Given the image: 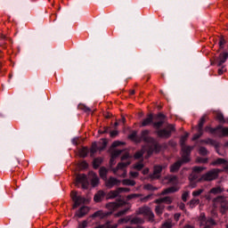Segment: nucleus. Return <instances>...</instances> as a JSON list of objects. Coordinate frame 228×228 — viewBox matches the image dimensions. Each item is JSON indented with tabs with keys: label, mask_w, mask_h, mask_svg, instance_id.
<instances>
[{
	"label": "nucleus",
	"mask_w": 228,
	"mask_h": 228,
	"mask_svg": "<svg viewBox=\"0 0 228 228\" xmlns=\"http://www.w3.org/2000/svg\"><path fill=\"white\" fill-rule=\"evenodd\" d=\"M214 208H220V213L225 215L228 211V200L224 196H218L212 200Z\"/></svg>",
	"instance_id": "obj_1"
},
{
	"label": "nucleus",
	"mask_w": 228,
	"mask_h": 228,
	"mask_svg": "<svg viewBox=\"0 0 228 228\" xmlns=\"http://www.w3.org/2000/svg\"><path fill=\"white\" fill-rule=\"evenodd\" d=\"M220 174V169L213 168L208 171L206 174L202 175L201 177L198 180V183H211V181H216Z\"/></svg>",
	"instance_id": "obj_2"
},
{
	"label": "nucleus",
	"mask_w": 228,
	"mask_h": 228,
	"mask_svg": "<svg viewBox=\"0 0 228 228\" xmlns=\"http://www.w3.org/2000/svg\"><path fill=\"white\" fill-rule=\"evenodd\" d=\"M135 215H142L143 216H147L148 221L151 222V224L156 222V216H154V212H152V209L149 206H142L137 208Z\"/></svg>",
	"instance_id": "obj_3"
},
{
	"label": "nucleus",
	"mask_w": 228,
	"mask_h": 228,
	"mask_svg": "<svg viewBox=\"0 0 228 228\" xmlns=\"http://www.w3.org/2000/svg\"><path fill=\"white\" fill-rule=\"evenodd\" d=\"M175 126L168 125L166 128L158 130L156 133L159 138H170L172 136V133H175Z\"/></svg>",
	"instance_id": "obj_4"
},
{
	"label": "nucleus",
	"mask_w": 228,
	"mask_h": 228,
	"mask_svg": "<svg viewBox=\"0 0 228 228\" xmlns=\"http://www.w3.org/2000/svg\"><path fill=\"white\" fill-rule=\"evenodd\" d=\"M71 199L74 202V205L72 207L73 209L79 208V206H81V204H85V202H86V199L83 196H78L77 192L75 191H71Z\"/></svg>",
	"instance_id": "obj_5"
},
{
	"label": "nucleus",
	"mask_w": 228,
	"mask_h": 228,
	"mask_svg": "<svg viewBox=\"0 0 228 228\" xmlns=\"http://www.w3.org/2000/svg\"><path fill=\"white\" fill-rule=\"evenodd\" d=\"M122 206H126V201L118 200V202H109L105 205L106 209H108L110 215H113L117 209L122 208Z\"/></svg>",
	"instance_id": "obj_6"
},
{
	"label": "nucleus",
	"mask_w": 228,
	"mask_h": 228,
	"mask_svg": "<svg viewBox=\"0 0 228 228\" xmlns=\"http://www.w3.org/2000/svg\"><path fill=\"white\" fill-rule=\"evenodd\" d=\"M182 148V159L183 163H188L190 161V154L193 151V147L183 144Z\"/></svg>",
	"instance_id": "obj_7"
},
{
	"label": "nucleus",
	"mask_w": 228,
	"mask_h": 228,
	"mask_svg": "<svg viewBox=\"0 0 228 228\" xmlns=\"http://www.w3.org/2000/svg\"><path fill=\"white\" fill-rule=\"evenodd\" d=\"M129 165H131V161L119 162L118 166L112 169V172L117 175V172H118V170H123L124 173L120 175V177H126V175H127V171L124 168H126V167H129Z\"/></svg>",
	"instance_id": "obj_8"
},
{
	"label": "nucleus",
	"mask_w": 228,
	"mask_h": 228,
	"mask_svg": "<svg viewBox=\"0 0 228 228\" xmlns=\"http://www.w3.org/2000/svg\"><path fill=\"white\" fill-rule=\"evenodd\" d=\"M165 114L163 113H159L157 115L156 120L158 121H155L152 124L154 129H159L163 126V124H165Z\"/></svg>",
	"instance_id": "obj_9"
},
{
	"label": "nucleus",
	"mask_w": 228,
	"mask_h": 228,
	"mask_svg": "<svg viewBox=\"0 0 228 228\" xmlns=\"http://www.w3.org/2000/svg\"><path fill=\"white\" fill-rule=\"evenodd\" d=\"M151 143H152L151 145V147L149 148V150H147V158H149L152 152H159V151H161V145H159V143L156 142L153 139V142H151Z\"/></svg>",
	"instance_id": "obj_10"
},
{
	"label": "nucleus",
	"mask_w": 228,
	"mask_h": 228,
	"mask_svg": "<svg viewBox=\"0 0 228 228\" xmlns=\"http://www.w3.org/2000/svg\"><path fill=\"white\" fill-rule=\"evenodd\" d=\"M77 184H82V188L86 190L88 188V179L86 178V175H77Z\"/></svg>",
	"instance_id": "obj_11"
},
{
	"label": "nucleus",
	"mask_w": 228,
	"mask_h": 228,
	"mask_svg": "<svg viewBox=\"0 0 228 228\" xmlns=\"http://www.w3.org/2000/svg\"><path fill=\"white\" fill-rule=\"evenodd\" d=\"M120 180L113 177V176H110L106 182H105V186L107 188H113V186H120Z\"/></svg>",
	"instance_id": "obj_12"
},
{
	"label": "nucleus",
	"mask_w": 228,
	"mask_h": 228,
	"mask_svg": "<svg viewBox=\"0 0 228 228\" xmlns=\"http://www.w3.org/2000/svg\"><path fill=\"white\" fill-rule=\"evenodd\" d=\"M163 167L161 166H155L153 169V174L150 175L151 179H159L161 177V172Z\"/></svg>",
	"instance_id": "obj_13"
},
{
	"label": "nucleus",
	"mask_w": 228,
	"mask_h": 228,
	"mask_svg": "<svg viewBox=\"0 0 228 228\" xmlns=\"http://www.w3.org/2000/svg\"><path fill=\"white\" fill-rule=\"evenodd\" d=\"M89 211L90 208L88 207H82L77 212H76L75 216H77V218H83V216L88 215Z\"/></svg>",
	"instance_id": "obj_14"
},
{
	"label": "nucleus",
	"mask_w": 228,
	"mask_h": 228,
	"mask_svg": "<svg viewBox=\"0 0 228 228\" xmlns=\"http://www.w3.org/2000/svg\"><path fill=\"white\" fill-rule=\"evenodd\" d=\"M90 178H91V184L93 188H95V186H99V176H97V174L94 172L89 173Z\"/></svg>",
	"instance_id": "obj_15"
},
{
	"label": "nucleus",
	"mask_w": 228,
	"mask_h": 228,
	"mask_svg": "<svg viewBox=\"0 0 228 228\" xmlns=\"http://www.w3.org/2000/svg\"><path fill=\"white\" fill-rule=\"evenodd\" d=\"M227 59H228L227 52L220 53L217 58V60H218L217 67H222V65H224V63H225V61H227Z\"/></svg>",
	"instance_id": "obj_16"
},
{
	"label": "nucleus",
	"mask_w": 228,
	"mask_h": 228,
	"mask_svg": "<svg viewBox=\"0 0 228 228\" xmlns=\"http://www.w3.org/2000/svg\"><path fill=\"white\" fill-rule=\"evenodd\" d=\"M149 130H143L141 133V139L143 140V142H146L147 143H151V142H154V139L152 137L149 136Z\"/></svg>",
	"instance_id": "obj_17"
},
{
	"label": "nucleus",
	"mask_w": 228,
	"mask_h": 228,
	"mask_svg": "<svg viewBox=\"0 0 228 228\" xmlns=\"http://www.w3.org/2000/svg\"><path fill=\"white\" fill-rule=\"evenodd\" d=\"M110 215H111V213H104L102 210H98L91 216V218H106V216H110Z\"/></svg>",
	"instance_id": "obj_18"
},
{
	"label": "nucleus",
	"mask_w": 228,
	"mask_h": 228,
	"mask_svg": "<svg viewBox=\"0 0 228 228\" xmlns=\"http://www.w3.org/2000/svg\"><path fill=\"white\" fill-rule=\"evenodd\" d=\"M153 119L154 117L152 116V114H149L148 117L142 120L141 126L145 127L147 126H151V124H152Z\"/></svg>",
	"instance_id": "obj_19"
},
{
	"label": "nucleus",
	"mask_w": 228,
	"mask_h": 228,
	"mask_svg": "<svg viewBox=\"0 0 228 228\" xmlns=\"http://www.w3.org/2000/svg\"><path fill=\"white\" fill-rule=\"evenodd\" d=\"M130 224L132 225H138V224H145V219L142 218V217H133L132 219H130Z\"/></svg>",
	"instance_id": "obj_20"
},
{
	"label": "nucleus",
	"mask_w": 228,
	"mask_h": 228,
	"mask_svg": "<svg viewBox=\"0 0 228 228\" xmlns=\"http://www.w3.org/2000/svg\"><path fill=\"white\" fill-rule=\"evenodd\" d=\"M183 163H184V161L182 160H178L177 162H175L174 165H172L170 167V172H177V170H179L183 165Z\"/></svg>",
	"instance_id": "obj_21"
},
{
	"label": "nucleus",
	"mask_w": 228,
	"mask_h": 228,
	"mask_svg": "<svg viewBox=\"0 0 228 228\" xmlns=\"http://www.w3.org/2000/svg\"><path fill=\"white\" fill-rule=\"evenodd\" d=\"M119 195H120V192L118 189H116L115 191H109V193L107 194V199L108 200L117 199V197H118Z\"/></svg>",
	"instance_id": "obj_22"
},
{
	"label": "nucleus",
	"mask_w": 228,
	"mask_h": 228,
	"mask_svg": "<svg viewBox=\"0 0 228 228\" xmlns=\"http://www.w3.org/2000/svg\"><path fill=\"white\" fill-rule=\"evenodd\" d=\"M209 193H212V195H220V193H224V187H221V186L213 187L209 191Z\"/></svg>",
	"instance_id": "obj_23"
},
{
	"label": "nucleus",
	"mask_w": 228,
	"mask_h": 228,
	"mask_svg": "<svg viewBox=\"0 0 228 228\" xmlns=\"http://www.w3.org/2000/svg\"><path fill=\"white\" fill-rule=\"evenodd\" d=\"M165 181H167V184H177V176L175 175L166 176Z\"/></svg>",
	"instance_id": "obj_24"
},
{
	"label": "nucleus",
	"mask_w": 228,
	"mask_h": 228,
	"mask_svg": "<svg viewBox=\"0 0 228 228\" xmlns=\"http://www.w3.org/2000/svg\"><path fill=\"white\" fill-rule=\"evenodd\" d=\"M175 191H179V188L173 186L162 191L161 195H167L168 193H175Z\"/></svg>",
	"instance_id": "obj_25"
},
{
	"label": "nucleus",
	"mask_w": 228,
	"mask_h": 228,
	"mask_svg": "<svg viewBox=\"0 0 228 228\" xmlns=\"http://www.w3.org/2000/svg\"><path fill=\"white\" fill-rule=\"evenodd\" d=\"M104 191H99L94 197V202H101L102 199H104Z\"/></svg>",
	"instance_id": "obj_26"
},
{
	"label": "nucleus",
	"mask_w": 228,
	"mask_h": 228,
	"mask_svg": "<svg viewBox=\"0 0 228 228\" xmlns=\"http://www.w3.org/2000/svg\"><path fill=\"white\" fill-rule=\"evenodd\" d=\"M165 212V205H158L155 207V213L157 216H161Z\"/></svg>",
	"instance_id": "obj_27"
},
{
	"label": "nucleus",
	"mask_w": 228,
	"mask_h": 228,
	"mask_svg": "<svg viewBox=\"0 0 228 228\" xmlns=\"http://www.w3.org/2000/svg\"><path fill=\"white\" fill-rule=\"evenodd\" d=\"M99 174H100V177H102L103 181H106V179H108V169L106 167H101Z\"/></svg>",
	"instance_id": "obj_28"
},
{
	"label": "nucleus",
	"mask_w": 228,
	"mask_h": 228,
	"mask_svg": "<svg viewBox=\"0 0 228 228\" xmlns=\"http://www.w3.org/2000/svg\"><path fill=\"white\" fill-rule=\"evenodd\" d=\"M199 204H200V200L199 199H192L188 202V206L191 209H193V208H196Z\"/></svg>",
	"instance_id": "obj_29"
},
{
	"label": "nucleus",
	"mask_w": 228,
	"mask_h": 228,
	"mask_svg": "<svg viewBox=\"0 0 228 228\" xmlns=\"http://www.w3.org/2000/svg\"><path fill=\"white\" fill-rule=\"evenodd\" d=\"M225 163H227L226 159H217L215 161L211 162L210 165L212 167H216V165H225Z\"/></svg>",
	"instance_id": "obj_30"
},
{
	"label": "nucleus",
	"mask_w": 228,
	"mask_h": 228,
	"mask_svg": "<svg viewBox=\"0 0 228 228\" xmlns=\"http://www.w3.org/2000/svg\"><path fill=\"white\" fill-rule=\"evenodd\" d=\"M204 124H206V116L200 118V122L198 124V131H204Z\"/></svg>",
	"instance_id": "obj_31"
},
{
	"label": "nucleus",
	"mask_w": 228,
	"mask_h": 228,
	"mask_svg": "<svg viewBox=\"0 0 228 228\" xmlns=\"http://www.w3.org/2000/svg\"><path fill=\"white\" fill-rule=\"evenodd\" d=\"M219 129H220V127H217V128H213L211 126H206L205 127L206 133H210L211 134H215V133H216L217 136H218Z\"/></svg>",
	"instance_id": "obj_32"
},
{
	"label": "nucleus",
	"mask_w": 228,
	"mask_h": 228,
	"mask_svg": "<svg viewBox=\"0 0 228 228\" xmlns=\"http://www.w3.org/2000/svg\"><path fill=\"white\" fill-rule=\"evenodd\" d=\"M218 136H228V127H219Z\"/></svg>",
	"instance_id": "obj_33"
},
{
	"label": "nucleus",
	"mask_w": 228,
	"mask_h": 228,
	"mask_svg": "<svg viewBox=\"0 0 228 228\" xmlns=\"http://www.w3.org/2000/svg\"><path fill=\"white\" fill-rule=\"evenodd\" d=\"M122 184L124 186H134L136 184V182H134V180H130V179H124L122 181Z\"/></svg>",
	"instance_id": "obj_34"
},
{
	"label": "nucleus",
	"mask_w": 228,
	"mask_h": 228,
	"mask_svg": "<svg viewBox=\"0 0 228 228\" xmlns=\"http://www.w3.org/2000/svg\"><path fill=\"white\" fill-rule=\"evenodd\" d=\"M145 151H147V149H145V147H143L141 151H137L134 157L135 159H140L142 158V156H143V154H145Z\"/></svg>",
	"instance_id": "obj_35"
},
{
	"label": "nucleus",
	"mask_w": 228,
	"mask_h": 228,
	"mask_svg": "<svg viewBox=\"0 0 228 228\" xmlns=\"http://www.w3.org/2000/svg\"><path fill=\"white\" fill-rule=\"evenodd\" d=\"M188 136H190L189 133H185L184 135L181 136L180 138V145L181 147L186 145V141L188 140Z\"/></svg>",
	"instance_id": "obj_36"
},
{
	"label": "nucleus",
	"mask_w": 228,
	"mask_h": 228,
	"mask_svg": "<svg viewBox=\"0 0 228 228\" xmlns=\"http://www.w3.org/2000/svg\"><path fill=\"white\" fill-rule=\"evenodd\" d=\"M78 154L80 158H86V156H88V148H82Z\"/></svg>",
	"instance_id": "obj_37"
},
{
	"label": "nucleus",
	"mask_w": 228,
	"mask_h": 228,
	"mask_svg": "<svg viewBox=\"0 0 228 228\" xmlns=\"http://www.w3.org/2000/svg\"><path fill=\"white\" fill-rule=\"evenodd\" d=\"M143 189L148 190L149 191H156V190H158V187H155L151 183H147L143 186Z\"/></svg>",
	"instance_id": "obj_38"
},
{
	"label": "nucleus",
	"mask_w": 228,
	"mask_h": 228,
	"mask_svg": "<svg viewBox=\"0 0 228 228\" xmlns=\"http://www.w3.org/2000/svg\"><path fill=\"white\" fill-rule=\"evenodd\" d=\"M102 163V159L97 158L94 160V168H99L101 167V164Z\"/></svg>",
	"instance_id": "obj_39"
},
{
	"label": "nucleus",
	"mask_w": 228,
	"mask_h": 228,
	"mask_svg": "<svg viewBox=\"0 0 228 228\" xmlns=\"http://www.w3.org/2000/svg\"><path fill=\"white\" fill-rule=\"evenodd\" d=\"M78 108L79 110H81L82 111H85L86 113H90V111H92V109H90V107L85 104H80Z\"/></svg>",
	"instance_id": "obj_40"
},
{
	"label": "nucleus",
	"mask_w": 228,
	"mask_h": 228,
	"mask_svg": "<svg viewBox=\"0 0 228 228\" xmlns=\"http://www.w3.org/2000/svg\"><path fill=\"white\" fill-rule=\"evenodd\" d=\"M97 152V142H93L92 147L90 149V154L92 157Z\"/></svg>",
	"instance_id": "obj_41"
},
{
	"label": "nucleus",
	"mask_w": 228,
	"mask_h": 228,
	"mask_svg": "<svg viewBox=\"0 0 228 228\" xmlns=\"http://www.w3.org/2000/svg\"><path fill=\"white\" fill-rule=\"evenodd\" d=\"M127 211H129V208H126L124 210H120L118 213L114 214V216L116 218H118L119 216H124V215H126V213H127Z\"/></svg>",
	"instance_id": "obj_42"
},
{
	"label": "nucleus",
	"mask_w": 228,
	"mask_h": 228,
	"mask_svg": "<svg viewBox=\"0 0 228 228\" xmlns=\"http://www.w3.org/2000/svg\"><path fill=\"white\" fill-rule=\"evenodd\" d=\"M216 119L218 120V122H220V124H225L226 122L225 118H224V114H217Z\"/></svg>",
	"instance_id": "obj_43"
},
{
	"label": "nucleus",
	"mask_w": 228,
	"mask_h": 228,
	"mask_svg": "<svg viewBox=\"0 0 228 228\" xmlns=\"http://www.w3.org/2000/svg\"><path fill=\"white\" fill-rule=\"evenodd\" d=\"M141 202H149V200H152V194H149L145 197L140 199Z\"/></svg>",
	"instance_id": "obj_44"
},
{
	"label": "nucleus",
	"mask_w": 228,
	"mask_h": 228,
	"mask_svg": "<svg viewBox=\"0 0 228 228\" xmlns=\"http://www.w3.org/2000/svg\"><path fill=\"white\" fill-rule=\"evenodd\" d=\"M204 193V189H199L197 191H192V197H199Z\"/></svg>",
	"instance_id": "obj_45"
},
{
	"label": "nucleus",
	"mask_w": 228,
	"mask_h": 228,
	"mask_svg": "<svg viewBox=\"0 0 228 228\" xmlns=\"http://www.w3.org/2000/svg\"><path fill=\"white\" fill-rule=\"evenodd\" d=\"M122 150H116L111 153V156L115 159L118 158L122 154Z\"/></svg>",
	"instance_id": "obj_46"
},
{
	"label": "nucleus",
	"mask_w": 228,
	"mask_h": 228,
	"mask_svg": "<svg viewBox=\"0 0 228 228\" xmlns=\"http://www.w3.org/2000/svg\"><path fill=\"white\" fill-rule=\"evenodd\" d=\"M127 222H131V217L126 216L125 218H121L118 221V224H127Z\"/></svg>",
	"instance_id": "obj_47"
},
{
	"label": "nucleus",
	"mask_w": 228,
	"mask_h": 228,
	"mask_svg": "<svg viewBox=\"0 0 228 228\" xmlns=\"http://www.w3.org/2000/svg\"><path fill=\"white\" fill-rule=\"evenodd\" d=\"M172 227H174V224H172L171 221L165 222V223L161 225V228H172Z\"/></svg>",
	"instance_id": "obj_48"
},
{
	"label": "nucleus",
	"mask_w": 228,
	"mask_h": 228,
	"mask_svg": "<svg viewBox=\"0 0 228 228\" xmlns=\"http://www.w3.org/2000/svg\"><path fill=\"white\" fill-rule=\"evenodd\" d=\"M204 134V131H198V134H195L192 137V141L195 142V140H199L200 136Z\"/></svg>",
	"instance_id": "obj_49"
},
{
	"label": "nucleus",
	"mask_w": 228,
	"mask_h": 228,
	"mask_svg": "<svg viewBox=\"0 0 228 228\" xmlns=\"http://www.w3.org/2000/svg\"><path fill=\"white\" fill-rule=\"evenodd\" d=\"M143 163L139 162L135 165H134L133 168H134V170H142V168H143Z\"/></svg>",
	"instance_id": "obj_50"
},
{
	"label": "nucleus",
	"mask_w": 228,
	"mask_h": 228,
	"mask_svg": "<svg viewBox=\"0 0 228 228\" xmlns=\"http://www.w3.org/2000/svg\"><path fill=\"white\" fill-rule=\"evenodd\" d=\"M193 172H197L198 174L202 172L203 170H206V167H194L192 168Z\"/></svg>",
	"instance_id": "obj_51"
},
{
	"label": "nucleus",
	"mask_w": 228,
	"mask_h": 228,
	"mask_svg": "<svg viewBox=\"0 0 228 228\" xmlns=\"http://www.w3.org/2000/svg\"><path fill=\"white\" fill-rule=\"evenodd\" d=\"M190 197V192L185 191L182 194V200L183 202H186V200H188V198Z\"/></svg>",
	"instance_id": "obj_52"
},
{
	"label": "nucleus",
	"mask_w": 228,
	"mask_h": 228,
	"mask_svg": "<svg viewBox=\"0 0 228 228\" xmlns=\"http://www.w3.org/2000/svg\"><path fill=\"white\" fill-rule=\"evenodd\" d=\"M139 197H142V194H129L126 199H128V200H131V199H138Z\"/></svg>",
	"instance_id": "obj_53"
},
{
	"label": "nucleus",
	"mask_w": 228,
	"mask_h": 228,
	"mask_svg": "<svg viewBox=\"0 0 228 228\" xmlns=\"http://www.w3.org/2000/svg\"><path fill=\"white\" fill-rule=\"evenodd\" d=\"M88 226V221L85 220L82 223H78L77 228H86Z\"/></svg>",
	"instance_id": "obj_54"
},
{
	"label": "nucleus",
	"mask_w": 228,
	"mask_h": 228,
	"mask_svg": "<svg viewBox=\"0 0 228 228\" xmlns=\"http://www.w3.org/2000/svg\"><path fill=\"white\" fill-rule=\"evenodd\" d=\"M163 199V202H165V204H170L171 202H173V200L171 197H165V198H162Z\"/></svg>",
	"instance_id": "obj_55"
},
{
	"label": "nucleus",
	"mask_w": 228,
	"mask_h": 228,
	"mask_svg": "<svg viewBox=\"0 0 228 228\" xmlns=\"http://www.w3.org/2000/svg\"><path fill=\"white\" fill-rule=\"evenodd\" d=\"M200 154H201V156H207L208 150L204 147L200 148Z\"/></svg>",
	"instance_id": "obj_56"
},
{
	"label": "nucleus",
	"mask_w": 228,
	"mask_h": 228,
	"mask_svg": "<svg viewBox=\"0 0 228 228\" xmlns=\"http://www.w3.org/2000/svg\"><path fill=\"white\" fill-rule=\"evenodd\" d=\"M118 191H119V193H122V192H129V191H131V190L129 189V188H124V187H119V188H118Z\"/></svg>",
	"instance_id": "obj_57"
},
{
	"label": "nucleus",
	"mask_w": 228,
	"mask_h": 228,
	"mask_svg": "<svg viewBox=\"0 0 228 228\" xmlns=\"http://www.w3.org/2000/svg\"><path fill=\"white\" fill-rule=\"evenodd\" d=\"M136 131H134L129 136L128 138H130V140H134V142H136Z\"/></svg>",
	"instance_id": "obj_58"
},
{
	"label": "nucleus",
	"mask_w": 228,
	"mask_h": 228,
	"mask_svg": "<svg viewBox=\"0 0 228 228\" xmlns=\"http://www.w3.org/2000/svg\"><path fill=\"white\" fill-rule=\"evenodd\" d=\"M131 158V155H129V152H126L122 157H121V161H124L126 159H129Z\"/></svg>",
	"instance_id": "obj_59"
},
{
	"label": "nucleus",
	"mask_w": 228,
	"mask_h": 228,
	"mask_svg": "<svg viewBox=\"0 0 228 228\" xmlns=\"http://www.w3.org/2000/svg\"><path fill=\"white\" fill-rule=\"evenodd\" d=\"M129 175H131V177H138L140 175V173L130 171Z\"/></svg>",
	"instance_id": "obj_60"
},
{
	"label": "nucleus",
	"mask_w": 228,
	"mask_h": 228,
	"mask_svg": "<svg viewBox=\"0 0 228 228\" xmlns=\"http://www.w3.org/2000/svg\"><path fill=\"white\" fill-rule=\"evenodd\" d=\"M115 136H118V132L117 130L110 132V138H115Z\"/></svg>",
	"instance_id": "obj_61"
},
{
	"label": "nucleus",
	"mask_w": 228,
	"mask_h": 228,
	"mask_svg": "<svg viewBox=\"0 0 228 228\" xmlns=\"http://www.w3.org/2000/svg\"><path fill=\"white\" fill-rule=\"evenodd\" d=\"M225 45V39H224V38H221L220 39V42H219V47L221 48V49H224V45Z\"/></svg>",
	"instance_id": "obj_62"
},
{
	"label": "nucleus",
	"mask_w": 228,
	"mask_h": 228,
	"mask_svg": "<svg viewBox=\"0 0 228 228\" xmlns=\"http://www.w3.org/2000/svg\"><path fill=\"white\" fill-rule=\"evenodd\" d=\"M118 145H124V142H118V141H115L112 143V147H118Z\"/></svg>",
	"instance_id": "obj_63"
},
{
	"label": "nucleus",
	"mask_w": 228,
	"mask_h": 228,
	"mask_svg": "<svg viewBox=\"0 0 228 228\" xmlns=\"http://www.w3.org/2000/svg\"><path fill=\"white\" fill-rule=\"evenodd\" d=\"M81 168H88V163H86V161H83L80 164Z\"/></svg>",
	"instance_id": "obj_64"
}]
</instances>
